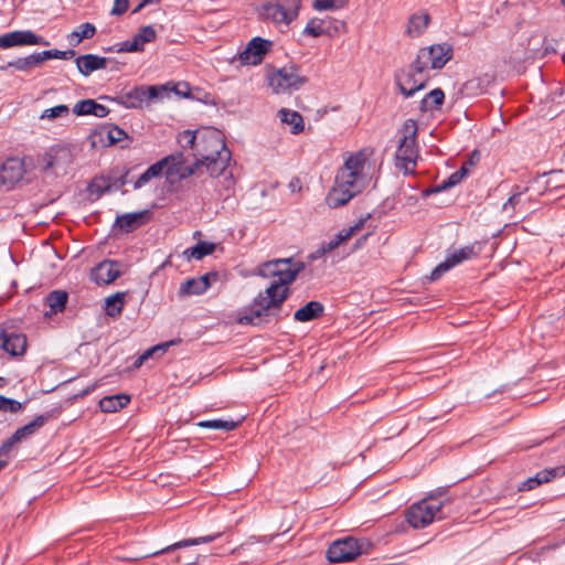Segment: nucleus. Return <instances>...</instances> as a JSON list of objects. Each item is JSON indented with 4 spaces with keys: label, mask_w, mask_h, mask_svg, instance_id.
<instances>
[{
    "label": "nucleus",
    "mask_w": 565,
    "mask_h": 565,
    "mask_svg": "<svg viewBox=\"0 0 565 565\" xmlns=\"http://www.w3.org/2000/svg\"><path fill=\"white\" fill-rule=\"evenodd\" d=\"M372 543L366 539L347 536L330 544L327 551V559L330 563H345L355 559L361 554L367 553Z\"/></svg>",
    "instance_id": "0eeeda50"
},
{
    "label": "nucleus",
    "mask_w": 565,
    "mask_h": 565,
    "mask_svg": "<svg viewBox=\"0 0 565 565\" xmlns=\"http://www.w3.org/2000/svg\"><path fill=\"white\" fill-rule=\"evenodd\" d=\"M129 8V0H115L113 9L110 11L111 15H122Z\"/></svg>",
    "instance_id": "e2e57ef3"
},
{
    "label": "nucleus",
    "mask_w": 565,
    "mask_h": 565,
    "mask_svg": "<svg viewBox=\"0 0 565 565\" xmlns=\"http://www.w3.org/2000/svg\"><path fill=\"white\" fill-rule=\"evenodd\" d=\"M216 248V244L212 242H205L201 241L196 243L191 248H188L184 250V255L188 256V258H194V259H202L203 257L211 255L214 253Z\"/></svg>",
    "instance_id": "e433bc0d"
},
{
    "label": "nucleus",
    "mask_w": 565,
    "mask_h": 565,
    "mask_svg": "<svg viewBox=\"0 0 565 565\" xmlns=\"http://www.w3.org/2000/svg\"><path fill=\"white\" fill-rule=\"evenodd\" d=\"M43 36L35 34L31 30H17L0 35V49L26 45H49Z\"/></svg>",
    "instance_id": "ddd939ff"
},
{
    "label": "nucleus",
    "mask_w": 565,
    "mask_h": 565,
    "mask_svg": "<svg viewBox=\"0 0 565 565\" xmlns=\"http://www.w3.org/2000/svg\"><path fill=\"white\" fill-rule=\"evenodd\" d=\"M109 108L106 106L98 104L94 99H83L75 104L73 107V113L76 116H86L93 115L98 118L106 117L109 114Z\"/></svg>",
    "instance_id": "4be33fe9"
},
{
    "label": "nucleus",
    "mask_w": 565,
    "mask_h": 565,
    "mask_svg": "<svg viewBox=\"0 0 565 565\" xmlns=\"http://www.w3.org/2000/svg\"><path fill=\"white\" fill-rule=\"evenodd\" d=\"M53 54H54V58L68 60V58H73L76 55V52L72 49L65 50V51L53 49Z\"/></svg>",
    "instance_id": "69168bd1"
},
{
    "label": "nucleus",
    "mask_w": 565,
    "mask_h": 565,
    "mask_svg": "<svg viewBox=\"0 0 565 565\" xmlns=\"http://www.w3.org/2000/svg\"><path fill=\"white\" fill-rule=\"evenodd\" d=\"M324 313V306L318 300H311L296 310L294 319L298 322H309L319 319Z\"/></svg>",
    "instance_id": "b1692460"
},
{
    "label": "nucleus",
    "mask_w": 565,
    "mask_h": 565,
    "mask_svg": "<svg viewBox=\"0 0 565 565\" xmlns=\"http://www.w3.org/2000/svg\"><path fill=\"white\" fill-rule=\"evenodd\" d=\"M138 33L141 36V41L145 43L153 42L157 38V32L152 25H145L140 28Z\"/></svg>",
    "instance_id": "052dcab7"
},
{
    "label": "nucleus",
    "mask_w": 565,
    "mask_h": 565,
    "mask_svg": "<svg viewBox=\"0 0 565 565\" xmlns=\"http://www.w3.org/2000/svg\"><path fill=\"white\" fill-rule=\"evenodd\" d=\"M171 85V82H168L162 85H149L146 86V98L147 100L151 99H161L167 96L170 90H168V86Z\"/></svg>",
    "instance_id": "de8ad7c7"
},
{
    "label": "nucleus",
    "mask_w": 565,
    "mask_h": 565,
    "mask_svg": "<svg viewBox=\"0 0 565 565\" xmlns=\"http://www.w3.org/2000/svg\"><path fill=\"white\" fill-rule=\"evenodd\" d=\"M444 502L436 494H430L418 503L413 504L406 512V521L414 529H424L434 520L444 519Z\"/></svg>",
    "instance_id": "20e7f679"
},
{
    "label": "nucleus",
    "mask_w": 565,
    "mask_h": 565,
    "mask_svg": "<svg viewBox=\"0 0 565 565\" xmlns=\"http://www.w3.org/2000/svg\"><path fill=\"white\" fill-rule=\"evenodd\" d=\"M493 82V76L484 74L467 81L463 84V89L471 95H480L487 90L489 85Z\"/></svg>",
    "instance_id": "72a5a7b5"
},
{
    "label": "nucleus",
    "mask_w": 565,
    "mask_h": 565,
    "mask_svg": "<svg viewBox=\"0 0 565 565\" xmlns=\"http://www.w3.org/2000/svg\"><path fill=\"white\" fill-rule=\"evenodd\" d=\"M70 114V108L66 105H57L52 108L45 109L40 118L53 120L58 117H65Z\"/></svg>",
    "instance_id": "603ef678"
},
{
    "label": "nucleus",
    "mask_w": 565,
    "mask_h": 565,
    "mask_svg": "<svg viewBox=\"0 0 565 565\" xmlns=\"http://www.w3.org/2000/svg\"><path fill=\"white\" fill-rule=\"evenodd\" d=\"M168 90L173 92L175 95L189 98L191 96V87L186 82H171V85L168 86Z\"/></svg>",
    "instance_id": "6e6d98bb"
},
{
    "label": "nucleus",
    "mask_w": 565,
    "mask_h": 565,
    "mask_svg": "<svg viewBox=\"0 0 565 565\" xmlns=\"http://www.w3.org/2000/svg\"><path fill=\"white\" fill-rule=\"evenodd\" d=\"M113 100L126 108H140L143 102L147 100L146 85L135 86L127 92L122 90Z\"/></svg>",
    "instance_id": "412c9836"
},
{
    "label": "nucleus",
    "mask_w": 565,
    "mask_h": 565,
    "mask_svg": "<svg viewBox=\"0 0 565 565\" xmlns=\"http://www.w3.org/2000/svg\"><path fill=\"white\" fill-rule=\"evenodd\" d=\"M543 484L541 481V478L539 476V472L534 477L527 478L525 481H523L519 487V491H530L535 489L536 487Z\"/></svg>",
    "instance_id": "13d9d810"
},
{
    "label": "nucleus",
    "mask_w": 565,
    "mask_h": 565,
    "mask_svg": "<svg viewBox=\"0 0 565 565\" xmlns=\"http://www.w3.org/2000/svg\"><path fill=\"white\" fill-rule=\"evenodd\" d=\"M454 55L452 45L444 42L438 44H433L428 47L419 49L416 58L414 61V66L417 72L431 70H440L443 68Z\"/></svg>",
    "instance_id": "1a4fd4ad"
},
{
    "label": "nucleus",
    "mask_w": 565,
    "mask_h": 565,
    "mask_svg": "<svg viewBox=\"0 0 565 565\" xmlns=\"http://www.w3.org/2000/svg\"><path fill=\"white\" fill-rule=\"evenodd\" d=\"M477 256H478V252L475 249V246L468 245V246H465V247L451 253L447 257V259L449 260L450 264H452V267H454L465 260L471 259Z\"/></svg>",
    "instance_id": "37998d69"
},
{
    "label": "nucleus",
    "mask_w": 565,
    "mask_h": 565,
    "mask_svg": "<svg viewBox=\"0 0 565 565\" xmlns=\"http://www.w3.org/2000/svg\"><path fill=\"white\" fill-rule=\"evenodd\" d=\"M417 121L407 119L404 121L399 134L402 135L395 153L396 167L404 171V174L415 172L416 160L418 158L417 145Z\"/></svg>",
    "instance_id": "7ed1b4c3"
},
{
    "label": "nucleus",
    "mask_w": 565,
    "mask_h": 565,
    "mask_svg": "<svg viewBox=\"0 0 565 565\" xmlns=\"http://www.w3.org/2000/svg\"><path fill=\"white\" fill-rule=\"evenodd\" d=\"M108 58L96 54H83L75 58L78 72L87 77L93 72L104 70L107 66Z\"/></svg>",
    "instance_id": "6ab92c4d"
},
{
    "label": "nucleus",
    "mask_w": 565,
    "mask_h": 565,
    "mask_svg": "<svg viewBox=\"0 0 565 565\" xmlns=\"http://www.w3.org/2000/svg\"><path fill=\"white\" fill-rule=\"evenodd\" d=\"M68 300V294L64 290H53L45 297V302L50 307V315H56L63 312L66 308ZM49 316V312H46Z\"/></svg>",
    "instance_id": "7c9ffc66"
},
{
    "label": "nucleus",
    "mask_w": 565,
    "mask_h": 565,
    "mask_svg": "<svg viewBox=\"0 0 565 565\" xmlns=\"http://www.w3.org/2000/svg\"><path fill=\"white\" fill-rule=\"evenodd\" d=\"M445 102V93L441 88L437 87L430 90L419 104V110L427 113L429 110H438Z\"/></svg>",
    "instance_id": "c85d7f7f"
},
{
    "label": "nucleus",
    "mask_w": 565,
    "mask_h": 565,
    "mask_svg": "<svg viewBox=\"0 0 565 565\" xmlns=\"http://www.w3.org/2000/svg\"><path fill=\"white\" fill-rule=\"evenodd\" d=\"M430 15L425 12L423 14H413L408 20L407 34L411 38L419 36L428 26Z\"/></svg>",
    "instance_id": "473e14b6"
},
{
    "label": "nucleus",
    "mask_w": 565,
    "mask_h": 565,
    "mask_svg": "<svg viewBox=\"0 0 565 565\" xmlns=\"http://www.w3.org/2000/svg\"><path fill=\"white\" fill-rule=\"evenodd\" d=\"M366 162V156L363 151H358L354 154H350V157L344 161L342 169H345L350 172H355L359 175H364L363 170Z\"/></svg>",
    "instance_id": "a19ab883"
},
{
    "label": "nucleus",
    "mask_w": 565,
    "mask_h": 565,
    "mask_svg": "<svg viewBox=\"0 0 565 565\" xmlns=\"http://www.w3.org/2000/svg\"><path fill=\"white\" fill-rule=\"evenodd\" d=\"M164 169H166V161L164 160H159L156 163L151 164L134 182V189L135 190H139L142 186H145L146 184H148L152 179L161 177Z\"/></svg>",
    "instance_id": "c756f323"
},
{
    "label": "nucleus",
    "mask_w": 565,
    "mask_h": 565,
    "mask_svg": "<svg viewBox=\"0 0 565 565\" xmlns=\"http://www.w3.org/2000/svg\"><path fill=\"white\" fill-rule=\"evenodd\" d=\"M125 303V292H116L113 296H109L105 300V311L106 315L115 318L118 317L124 309Z\"/></svg>",
    "instance_id": "58836bf2"
},
{
    "label": "nucleus",
    "mask_w": 565,
    "mask_h": 565,
    "mask_svg": "<svg viewBox=\"0 0 565 565\" xmlns=\"http://www.w3.org/2000/svg\"><path fill=\"white\" fill-rule=\"evenodd\" d=\"M358 194V191L334 182L333 188L327 194L326 202L329 207L338 209L348 204Z\"/></svg>",
    "instance_id": "aec40b11"
},
{
    "label": "nucleus",
    "mask_w": 565,
    "mask_h": 565,
    "mask_svg": "<svg viewBox=\"0 0 565 565\" xmlns=\"http://www.w3.org/2000/svg\"><path fill=\"white\" fill-rule=\"evenodd\" d=\"M425 72H417L413 62L407 70L401 68L395 73L396 86L404 97H412L416 92L427 86V77L424 76Z\"/></svg>",
    "instance_id": "9d476101"
},
{
    "label": "nucleus",
    "mask_w": 565,
    "mask_h": 565,
    "mask_svg": "<svg viewBox=\"0 0 565 565\" xmlns=\"http://www.w3.org/2000/svg\"><path fill=\"white\" fill-rule=\"evenodd\" d=\"M306 264L295 260L292 257L269 260L262 265L259 275L266 278H274L275 281L287 287L296 280L297 276L305 270Z\"/></svg>",
    "instance_id": "39448f33"
},
{
    "label": "nucleus",
    "mask_w": 565,
    "mask_h": 565,
    "mask_svg": "<svg viewBox=\"0 0 565 565\" xmlns=\"http://www.w3.org/2000/svg\"><path fill=\"white\" fill-rule=\"evenodd\" d=\"M347 32V23L332 17L310 19L303 31V35L319 38L322 35L334 36Z\"/></svg>",
    "instance_id": "9b49d317"
},
{
    "label": "nucleus",
    "mask_w": 565,
    "mask_h": 565,
    "mask_svg": "<svg viewBox=\"0 0 565 565\" xmlns=\"http://www.w3.org/2000/svg\"><path fill=\"white\" fill-rule=\"evenodd\" d=\"M51 413L36 415L30 423L18 428L14 434L18 436L20 441L26 440L32 437L39 429H41L47 420L51 418Z\"/></svg>",
    "instance_id": "393cba45"
},
{
    "label": "nucleus",
    "mask_w": 565,
    "mask_h": 565,
    "mask_svg": "<svg viewBox=\"0 0 565 565\" xmlns=\"http://www.w3.org/2000/svg\"><path fill=\"white\" fill-rule=\"evenodd\" d=\"M8 66H12L14 70L20 72H29L33 67L40 66L38 56L35 53L24 57H18L13 61L8 62Z\"/></svg>",
    "instance_id": "79ce46f5"
},
{
    "label": "nucleus",
    "mask_w": 565,
    "mask_h": 565,
    "mask_svg": "<svg viewBox=\"0 0 565 565\" xmlns=\"http://www.w3.org/2000/svg\"><path fill=\"white\" fill-rule=\"evenodd\" d=\"M194 157L204 161L211 179L222 175L232 160L224 134L214 127H202L201 138Z\"/></svg>",
    "instance_id": "f03ea898"
},
{
    "label": "nucleus",
    "mask_w": 565,
    "mask_h": 565,
    "mask_svg": "<svg viewBox=\"0 0 565 565\" xmlns=\"http://www.w3.org/2000/svg\"><path fill=\"white\" fill-rule=\"evenodd\" d=\"M199 427L209 428V429H221L224 431L234 430L238 426V422H234L232 419H210L202 420L196 424Z\"/></svg>",
    "instance_id": "c03bdc74"
},
{
    "label": "nucleus",
    "mask_w": 565,
    "mask_h": 565,
    "mask_svg": "<svg viewBox=\"0 0 565 565\" xmlns=\"http://www.w3.org/2000/svg\"><path fill=\"white\" fill-rule=\"evenodd\" d=\"M145 42L141 41L139 33L135 34L131 41H125L120 43L117 52H142Z\"/></svg>",
    "instance_id": "09e8293b"
},
{
    "label": "nucleus",
    "mask_w": 565,
    "mask_h": 565,
    "mask_svg": "<svg viewBox=\"0 0 565 565\" xmlns=\"http://www.w3.org/2000/svg\"><path fill=\"white\" fill-rule=\"evenodd\" d=\"M556 44H557L556 40H548L547 38H544L542 52L539 54V56L541 58H543L550 54H555L556 53Z\"/></svg>",
    "instance_id": "680f3d73"
},
{
    "label": "nucleus",
    "mask_w": 565,
    "mask_h": 565,
    "mask_svg": "<svg viewBox=\"0 0 565 565\" xmlns=\"http://www.w3.org/2000/svg\"><path fill=\"white\" fill-rule=\"evenodd\" d=\"M221 535H222V533L217 532V533L209 534L205 536H200L196 539H185V540L179 541L174 544H171V545L162 548L161 551L154 552V553H152V555L156 556V555L169 553L171 551H175V550H179L182 547L199 545V544H203V543H210V542H213L216 539H218Z\"/></svg>",
    "instance_id": "cd10ccee"
},
{
    "label": "nucleus",
    "mask_w": 565,
    "mask_h": 565,
    "mask_svg": "<svg viewBox=\"0 0 565 565\" xmlns=\"http://www.w3.org/2000/svg\"><path fill=\"white\" fill-rule=\"evenodd\" d=\"M539 476L543 483L550 482L555 478L565 476V466L561 465L553 468L543 469L539 471Z\"/></svg>",
    "instance_id": "8fccbe9b"
},
{
    "label": "nucleus",
    "mask_w": 565,
    "mask_h": 565,
    "mask_svg": "<svg viewBox=\"0 0 565 565\" xmlns=\"http://www.w3.org/2000/svg\"><path fill=\"white\" fill-rule=\"evenodd\" d=\"M152 216L153 214L150 210L125 213L116 217L114 227L118 226L121 232L128 234L150 222Z\"/></svg>",
    "instance_id": "a211bd4d"
},
{
    "label": "nucleus",
    "mask_w": 565,
    "mask_h": 565,
    "mask_svg": "<svg viewBox=\"0 0 565 565\" xmlns=\"http://www.w3.org/2000/svg\"><path fill=\"white\" fill-rule=\"evenodd\" d=\"M273 46V41L255 36L238 54V58L243 65H259L264 61L266 54L271 51Z\"/></svg>",
    "instance_id": "f8f14e48"
},
{
    "label": "nucleus",
    "mask_w": 565,
    "mask_h": 565,
    "mask_svg": "<svg viewBox=\"0 0 565 565\" xmlns=\"http://www.w3.org/2000/svg\"><path fill=\"white\" fill-rule=\"evenodd\" d=\"M205 167L204 161L199 160L198 158L189 166H180L178 168H168L167 177H171L173 174H178L179 180L188 179L194 174L202 168Z\"/></svg>",
    "instance_id": "f704fd0d"
},
{
    "label": "nucleus",
    "mask_w": 565,
    "mask_h": 565,
    "mask_svg": "<svg viewBox=\"0 0 565 565\" xmlns=\"http://www.w3.org/2000/svg\"><path fill=\"white\" fill-rule=\"evenodd\" d=\"M289 296L290 289L288 287L273 280L264 292L258 294L253 303L238 313L237 322L243 326L259 327L268 323L270 316H275L278 320L279 317L274 310H279Z\"/></svg>",
    "instance_id": "f257e3e1"
},
{
    "label": "nucleus",
    "mask_w": 565,
    "mask_h": 565,
    "mask_svg": "<svg viewBox=\"0 0 565 565\" xmlns=\"http://www.w3.org/2000/svg\"><path fill=\"white\" fill-rule=\"evenodd\" d=\"M130 403V396L125 393L105 396L99 401V408L104 413H115Z\"/></svg>",
    "instance_id": "bb28decb"
},
{
    "label": "nucleus",
    "mask_w": 565,
    "mask_h": 565,
    "mask_svg": "<svg viewBox=\"0 0 565 565\" xmlns=\"http://www.w3.org/2000/svg\"><path fill=\"white\" fill-rule=\"evenodd\" d=\"M25 174L24 160L18 157L7 158L0 166V183L12 189Z\"/></svg>",
    "instance_id": "4468645a"
},
{
    "label": "nucleus",
    "mask_w": 565,
    "mask_h": 565,
    "mask_svg": "<svg viewBox=\"0 0 565 565\" xmlns=\"http://www.w3.org/2000/svg\"><path fill=\"white\" fill-rule=\"evenodd\" d=\"M334 182L342 184V186L351 188L359 193L365 188L364 175H359L342 168L337 172Z\"/></svg>",
    "instance_id": "a878e982"
},
{
    "label": "nucleus",
    "mask_w": 565,
    "mask_h": 565,
    "mask_svg": "<svg viewBox=\"0 0 565 565\" xmlns=\"http://www.w3.org/2000/svg\"><path fill=\"white\" fill-rule=\"evenodd\" d=\"M308 82L307 76L300 75V66L292 62L268 74V85L275 94L298 90Z\"/></svg>",
    "instance_id": "423d86ee"
},
{
    "label": "nucleus",
    "mask_w": 565,
    "mask_h": 565,
    "mask_svg": "<svg viewBox=\"0 0 565 565\" xmlns=\"http://www.w3.org/2000/svg\"><path fill=\"white\" fill-rule=\"evenodd\" d=\"M372 216L371 213L366 214V216L364 217H361L354 225L350 226L349 228H347V234L353 236L354 234H356L359 231H361L364 225H365V222Z\"/></svg>",
    "instance_id": "0e129e2a"
},
{
    "label": "nucleus",
    "mask_w": 565,
    "mask_h": 565,
    "mask_svg": "<svg viewBox=\"0 0 565 565\" xmlns=\"http://www.w3.org/2000/svg\"><path fill=\"white\" fill-rule=\"evenodd\" d=\"M119 266L117 260L105 259L92 268L89 277L97 285L111 284L121 275Z\"/></svg>",
    "instance_id": "f3484780"
},
{
    "label": "nucleus",
    "mask_w": 565,
    "mask_h": 565,
    "mask_svg": "<svg viewBox=\"0 0 565 565\" xmlns=\"http://www.w3.org/2000/svg\"><path fill=\"white\" fill-rule=\"evenodd\" d=\"M201 138V128L196 130H183L178 135V142L182 148H190L193 151V154L196 152L199 141Z\"/></svg>",
    "instance_id": "ea45409f"
},
{
    "label": "nucleus",
    "mask_w": 565,
    "mask_h": 565,
    "mask_svg": "<svg viewBox=\"0 0 565 565\" xmlns=\"http://www.w3.org/2000/svg\"><path fill=\"white\" fill-rule=\"evenodd\" d=\"M129 173L130 169L125 168L122 171H119L118 168H114L108 175H111V186L113 190H118L122 188L125 184L129 182Z\"/></svg>",
    "instance_id": "a18cd8bd"
},
{
    "label": "nucleus",
    "mask_w": 565,
    "mask_h": 565,
    "mask_svg": "<svg viewBox=\"0 0 565 565\" xmlns=\"http://www.w3.org/2000/svg\"><path fill=\"white\" fill-rule=\"evenodd\" d=\"M452 268V264L446 258L439 265H437L430 273L428 277H426L429 281H436L441 278V276Z\"/></svg>",
    "instance_id": "4d7b16f0"
},
{
    "label": "nucleus",
    "mask_w": 565,
    "mask_h": 565,
    "mask_svg": "<svg viewBox=\"0 0 565 565\" xmlns=\"http://www.w3.org/2000/svg\"><path fill=\"white\" fill-rule=\"evenodd\" d=\"M181 339L178 338V339H172L170 341H167V342H162V343H159L157 345L153 347V349H156V352H161V353H164L170 347L174 345V344H179L181 343Z\"/></svg>",
    "instance_id": "774afa93"
},
{
    "label": "nucleus",
    "mask_w": 565,
    "mask_h": 565,
    "mask_svg": "<svg viewBox=\"0 0 565 565\" xmlns=\"http://www.w3.org/2000/svg\"><path fill=\"white\" fill-rule=\"evenodd\" d=\"M180 294L191 296L202 295L204 291L201 288L198 278H190L180 285Z\"/></svg>",
    "instance_id": "3c124183"
},
{
    "label": "nucleus",
    "mask_w": 565,
    "mask_h": 565,
    "mask_svg": "<svg viewBox=\"0 0 565 565\" xmlns=\"http://www.w3.org/2000/svg\"><path fill=\"white\" fill-rule=\"evenodd\" d=\"M199 555H178L175 561L182 565H192L198 562Z\"/></svg>",
    "instance_id": "338daca9"
},
{
    "label": "nucleus",
    "mask_w": 565,
    "mask_h": 565,
    "mask_svg": "<svg viewBox=\"0 0 565 565\" xmlns=\"http://www.w3.org/2000/svg\"><path fill=\"white\" fill-rule=\"evenodd\" d=\"M161 160L166 161V170L168 168H178L186 162L183 151H177L174 153L163 157Z\"/></svg>",
    "instance_id": "864d4df0"
},
{
    "label": "nucleus",
    "mask_w": 565,
    "mask_h": 565,
    "mask_svg": "<svg viewBox=\"0 0 565 565\" xmlns=\"http://www.w3.org/2000/svg\"><path fill=\"white\" fill-rule=\"evenodd\" d=\"M0 341V347L11 356H22L26 351L28 340L24 333L2 329Z\"/></svg>",
    "instance_id": "dca6fc26"
},
{
    "label": "nucleus",
    "mask_w": 565,
    "mask_h": 565,
    "mask_svg": "<svg viewBox=\"0 0 565 565\" xmlns=\"http://www.w3.org/2000/svg\"><path fill=\"white\" fill-rule=\"evenodd\" d=\"M281 122L288 124L291 126L290 132L292 135H298L303 131L305 122L302 116L295 110H289L286 108H281L278 111Z\"/></svg>",
    "instance_id": "2f4dec72"
},
{
    "label": "nucleus",
    "mask_w": 565,
    "mask_h": 565,
    "mask_svg": "<svg viewBox=\"0 0 565 565\" xmlns=\"http://www.w3.org/2000/svg\"><path fill=\"white\" fill-rule=\"evenodd\" d=\"M302 7V0L266 1L262 6L260 15L275 24L289 25L295 21Z\"/></svg>",
    "instance_id": "6e6552de"
},
{
    "label": "nucleus",
    "mask_w": 565,
    "mask_h": 565,
    "mask_svg": "<svg viewBox=\"0 0 565 565\" xmlns=\"http://www.w3.org/2000/svg\"><path fill=\"white\" fill-rule=\"evenodd\" d=\"M96 34V26L90 22L82 23L78 30L73 31L68 36V41L73 45H77L83 40L92 39Z\"/></svg>",
    "instance_id": "4c0bfd02"
},
{
    "label": "nucleus",
    "mask_w": 565,
    "mask_h": 565,
    "mask_svg": "<svg viewBox=\"0 0 565 565\" xmlns=\"http://www.w3.org/2000/svg\"><path fill=\"white\" fill-rule=\"evenodd\" d=\"M125 139L131 140L128 134L117 125H102L90 135V141L94 148L97 147V145L103 147L113 146Z\"/></svg>",
    "instance_id": "2eb2a0df"
},
{
    "label": "nucleus",
    "mask_w": 565,
    "mask_h": 565,
    "mask_svg": "<svg viewBox=\"0 0 565 565\" xmlns=\"http://www.w3.org/2000/svg\"><path fill=\"white\" fill-rule=\"evenodd\" d=\"M24 408V403H21L14 398L0 395V412L3 413H20Z\"/></svg>",
    "instance_id": "49530a36"
},
{
    "label": "nucleus",
    "mask_w": 565,
    "mask_h": 565,
    "mask_svg": "<svg viewBox=\"0 0 565 565\" xmlns=\"http://www.w3.org/2000/svg\"><path fill=\"white\" fill-rule=\"evenodd\" d=\"M87 190L90 194H96L97 198H100L103 194L113 191L111 175L102 174L95 177L88 184Z\"/></svg>",
    "instance_id": "c9c22d12"
},
{
    "label": "nucleus",
    "mask_w": 565,
    "mask_h": 565,
    "mask_svg": "<svg viewBox=\"0 0 565 565\" xmlns=\"http://www.w3.org/2000/svg\"><path fill=\"white\" fill-rule=\"evenodd\" d=\"M21 443L18 436L13 433L0 446V456H8L15 444Z\"/></svg>",
    "instance_id": "bf43d9fd"
},
{
    "label": "nucleus",
    "mask_w": 565,
    "mask_h": 565,
    "mask_svg": "<svg viewBox=\"0 0 565 565\" xmlns=\"http://www.w3.org/2000/svg\"><path fill=\"white\" fill-rule=\"evenodd\" d=\"M312 8L317 11L338 10L342 8L340 0H313Z\"/></svg>",
    "instance_id": "5fc2aeb1"
},
{
    "label": "nucleus",
    "mask_w": 565,
    "mask_h": 565,
    "mask_svg": "<svg viewBox=\"0 0 565 565\" xmlns=\"http://www.w3.org/2000/svg\"><path fill=\"white\" fill-rule=\"evenodd\" d=\"M70 159L71 153L68 149L60 146L52 147L42 157L43 170L47 171L56 167H60L62 162H68Z\"/></svg>",
    "instance_id": "5701e85b"
}]
</instances>
